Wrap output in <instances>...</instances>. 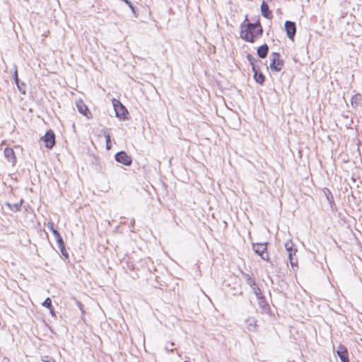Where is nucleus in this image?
I'll return each mask as SVG.
<instances>
[{
	"label": "nucleus",
	"mask_w": 362,
	"mask_h": 362,
	"mask_svg": "<svg viewBox=\"0 0 362 362\" xmlns=\"http://www.w3.org/2000/svg\"><path fill=\"white\" fill-rule=\"evenodd\" d=\"M247 59L249 61V62H250V65L252 66V69H253V65L255 66H259V65H257V63L259 61H258L256 59H255L251 54H247Z\"/></svg>",
	"instance_id": "obj_26"
},
{
	"label": "nucleus",
	"mask_w": 362,
	"mask_h": 362,
	"mask_svg": "<svg viewBox=\"0 0 362 362\" xmlns=\"http://www.w3.org/2000/svg\"><path fill=\"white\" fill-rule=\"evenodd\" d=\"M284 29L288 38L293 40L296 33V23L291 21H286L284 23Z\"/></svg>",
	"instance_id": "obj_7"
},
{
	"label": "nucleus",
	"mask_w": 362,
	"mask_h": 362,
	"mask_svg": "<svg viewBox=\"0 0 362 362\" xmlns=\"http://www.w3.org/2000/svg\"><path fill=\"white\" fill-rule=\"evenodd\" d=\"M47 227L52 233V234L55 230H57L56 228H54V224L52 221L47 223Z\"/></svg>",
	"instance_id": "obj_29"
},
{
	"label": "nucleus",
	"mask_w": 362,
	"mask_h": 362,
	"mask_svg": "<svg viewBox=\"0 0 362 362\" xmlns=\"http://www.w3.org/2000/svg\"><path fill=\"white\" fill-rule=\"evenodd\" d=\"M44 136H55L54 132L52 129H49L46 132Z\"/></svg>",
	"instance_id": "obj_32"
},
{
	"label": "nucleus",
	"mask_w": 362,
	"mask_h": 362,
	"mask_svg": "<svg viewBox=\"0 0 362 362\" xmlns=\"http://www.w3.org/2000/svg\"><path fill=\"white\" fill-rule=\"evenodd\" d=\"M109 136V134L106 135L105 133H104V136Z\"/></svg>",
	"instance_id": "obj_35"
},
{
	"label": "nucleus",
	"mask_w": 362,
	"mask_h": 362,
	"mask_svg": "<svg viewBox=\"0 0 362 362\" xmlns=\"http://www.w3.org/2000/svg\"><path fill=\"white\" fill-rule=\"evenodd\" d=\"M243 277L245 279L246 283L252 288L255 296H259L262 293L261 289L256 284L255 279L251 277L248 274L242 272Z\"/></svg>",
	"instance_id": "obj_6"
},
{
	"label": "nucleus",
	"mask_w": 362,
	"mask_h": 362,
	"mask_svg": "<svg viewBox=\"0 0 362 362\" xmlns=\"http://www.w3.org/2000/svg\"><path fill=\"white\" fill-rule=\"evenodd\" d=\"M76 305L78 306V308L80 309V310L81 311V313L83 314L85 313L84 310H83V305L81 302L78 301V300H76Z\"/></svg>",
	"instance_id": "obj_31"
},
{
	"label": "nucleus",
	"mask_w": 362,
	"mask_h": 362,
	"mask_svg": "<svg viewBox=\"0 0 362 362\" xmlns=\"http://www.w3.org/2000/svg\"><path fill=\"white\" fill-rule=\"evenodd\" d=\"M291 267L293 271H296L298 269V259L296 256L288 257Z\"/></svg>",
	"instance_id": "obj_24"
},
{
	"label": "nucleus",
	"mask_w": 362,
	"mask_h": 362,
	"mask_svg": "<svg viewBox=\"0 0 362 362\" xmlns=\"http://www.w3.org/2000/svg\"><path fill=\"white\" fill-rule=\"evenodd\" d=\"M42 305L44 307L49 309V313L51 314L52 316H53V317L57 316L56 312H55L54 308L52 303V300L49 297L46 298L45 300H44V302L42 303Z\"/></svg>",
	"instance_id": "obj_18"
},
{
	"label": "nucleus",
	"mask_w": 362,
	"mask_h": 362,
	"mask_svg": "<svg viewBox=\"0 0 362 362\" xmlns=\"http://www.w3.org/2000/svg\"><path fill=\"white\" fill-rule=\"evenodd\" d=\"M258 300V305L263 313H268L270 311V305L267 302L264 296L260 293L259 296H256Z\"/></svg>",
	"instance_id": "obj_10"
},
{
	"label": "nucleus",
	"mask_w": 362,
	"mask_h": 362,
	"mask_svg": "<svg viewBox=\"0 0 362 362\" xmlns=\"http://www.w3.org/2000/svg\"><path fill=\"white\" fill-rule=\"evenodd\" d=\"M356 145L358 146V149L359 150V147L362 146V141L358 140Z\"/></svg>",
	"instance_id": "obj_33"
},
{
	"label": "nucleus",
	"mask_w": 362,
	"mask_h": 362,
	"mask_svg": "<svg viewBox=\"0 0 362 362\" xmlns=\"http://www.w3.org/2000/svg\"><path fill=\"white\" fill-rule=\"evenodd\" d=\"M76 106L78 111L83 115H84L86 118L89 119L92 117V114L89 110L87 105L83 101V100L79 99L76 101Z\"/></svg>",
	"instance_id": "obj_8"
},
{
	"label": "nucleus",
	"mask_w": 362,
	"mask_h": 362,
	"mask_svg": "<svg viewBox=\"0 0 362 362\" xmlns=\"http://www.w3.org/2000/svg\"><path fill=\"white\" fill-rule=\"evenodd\" d=\"M24 200L23 199L18 203L11 204L9 202H6V206L8 207V209L13 212H17L21 211V208L22 206Z\"/></svg>",
	"instance_id": "obj_20"
},
{
	"label": "nucleus",
	"mask_w": 362,
	"mask_h": 362,
	"mask_svg": "<svg viewBox=\"0 0 362 362\" xmlns=\"http://www.w3.org/2000/svg\"><path fill=\"white\" fill-rule=\"evenodd\" d=\"M252 71L254 73V79L255 81L260 84L263 85L265 82V76L260 71L259 66H255L253 65Z\"/></svg>",
	"instance_id": "obj_11"
},
{
	"label": "nucleus",
	"mask_w": 362,
	"mask_h": 362,
	"mask_svg": "<svg viewBox=\"0 0 362 362\" xmlns=\"http://www.w3.org/2000/svg\"><path fill=\"white\" fill-rule=\"evenodd\" d=\"M246 327L249 331H255L256 329V320L255 318H248L245 321Z\"/></svg>",
	"instance_id": "obj_21"
},
{
	"label": "nucleus",
	"mask_w": 362,
	"mask_h": 362,
	"mask_svg": "<svg viewBox=\"0 0 362 362\" xmlns=\"http://www.w3.org/2000/svg\"><path fill=\"white\" fill-rule=\"evenodd\" d=\"M134 224H135V221H134V219H133V220L131 221V227H134Z\"/></svg>",
	"instance_id": "obj_34"
},
{
	"label": "nucleus",
	"mask_w": 362,
	"mask_h": 362,
	"mask_svg": "<svg viewBox=\"0 0 362 362\" xmlns=\"http://www.w3.org/2000/svg\"><path fill=\"white\" fill-rule=\"evenodd\" d=\"M260 11L263 17L267 19L272 18V12L269 9V5L265 1H262L260 6Z\"/></svg>",
	"instance_id": "obj_12"
},
{
	"label": "nucleus",
	"mask_w": 362,
	"mask_h": 362,
	"mask_svg": "<svg viewBox=\"0 0 362 362\" xmlns=\"http://www.w3.org/2000/svg\"><path fill=\"white\" fill-rule=\"evenodd\" d=\"M57 247H58L59 250H60L62 256L63 257V258L64 259H69V256L68 252L66 250L65 243H63L62 245L59 244V245H57Z\"/></svg>",
	"instance_id": "obj_23"
},
{
	"label": "nucleus",
	"mask_w": 362,
	"mask_h": 362,
	"mask_svg": "<svg viewBox=\"0 0 362 362\" xmlns=\"http://www.w3.org/2000/svg\"><path fill=\"white\" fill-rule=\"evenodd\" d=\"M267 242L252 243V249L254 252L263 260L270 262L269 254L267 252Z\"/></svg>",
	"instance_id": "obj_4"
},
{
	"label": "nucleus",
	"mask_w": 362,
	"mask_h": 362,
	"mask_svg": "<svg viewBox=\"0 0 362 362\" xmlns=\"http://www.w3.org/2000/svg\"><path fill=\"white\" fill-rule=\"evenodd\" d=\"M270 60L269 68L272 71L279 72L282 70L284 61L281 58V55L279 52H274L271 53Z\"/></svg>",
	"instance_id": "obj_2"
},
{
	"label": "nucleus",
	"mask_w": 362,
	"mask_h": 362,
	"mask_svg": "<svg viewBox=\"0 0 362 362\" xmlns=\"http://www.w3.org/2000/svg\"><path fill=\"white\" fill-rule=\"evenodd\" d=\"M106 142V149L110 150L112 148V143L111 140V137H105Z\"/></svg>",
	"instance_id": "obj_28"
},
{
	"label": "nucleus",
	"mask_w": 362,
	"mask_h": 362,
	"mask_svg": "<svg viewBox=\"0 0 362 362\" xmlns=\"http://www.w3.org/2000/svg\"><path fill=\"white\" fill-rule=\"evenodd\" d=\"M13 80L15 81V83H16V84L19 91L22 94H25V93H26V90H25L26 85H25V83L21 82L20 81V79L18 78L17 69H16V71H14L13 75Z\"/></svg>",
	"instance_id": "obj_15"
},
{
	"label": "nucleus",
	"mask_w": 362,
	"mask_h": 362,
	"mask_svg": "<svg viewBox=\"0 0 362 362\" xmlns=\"http://www.w3.org/2000/svg\"><path fill=\"white\" fill-rule=\"evenodd\" d=\"M42 361L44 362H56L54 358H53L52 357H50L49 356H45L44 358L42 359Z\"/></svg>",
	"instance_id": "obj_30"
},
{
	"label": "nucleus",
	"mask_w": 362,
	"mask_h": 362,
	"mask_svg": "<svg viewBox=\"0 0 362 362\" xmlns=\"http://www.w3.org/2000/svg\"><path fill=\"white\" fill-rule=\"evenodd\" d=\"M56 137H40V143L44 142L45 146L48 149H52L56 144Z\"/></svg>",
	"instance_id": "obj_16"
},
{
	"label": "nucleus",
	"mask_w": 362,
	"mask_h": 362,
	"mask_svg": "<svg viewBox=\"0 0 362 362\" xmlns=\"http://www.w3.org/2000/svg\"><path fill=\"white\" fill-rule=\"evenodd\" d=\"M337 354L341 362H350L349 358L348 350L345 346L339 344L337 346Z\"/></svg>",
	"instance_id": "obj_9"
},
{
	"label": "nucleus",
	"mask_w": 362,
	"mask_h": 362,
	"mask_svg": "<svg viewBox=\"0 0 362 362\" xmlns=\"http://www.w3.org/2000/svg\"><path fill=\"white\" fill-rule=\"evenodd\" d=\"M284 247L286 252H288V257L296 256V253L297 252L298 250L291 240L286 241Z\"/></svg>",
	"instance_id": "obj_14"
},
{
	"label": "nucleus",
	"mask_w": 362,
	"mask_h": 362,
	"mask_svg": "<svg viewBox=\"0 0 362 362\" xmlns=\"http://www.w3.org/2000/svg\"><path fill=\"white\" fill-rule=\"evenodd\" d=\"M126 4L129 6V8L131 9L134 17L137 18L139 16V10L138 8L130 1H128Z\"/></svg>",
	"instance_id": "obj_25"
},
{
	"label": "nucleus",
	"mask_w": 362,
	"mask_h": 362,
	"mask_svg": "<svg viewBox=\"0 0 362 362\" xmlns=\"http://www.w3.org/2000/svg\"><path fill=\"white\" fill-rule=\"evenodd\" d=\"M269 52V47L267 44L259 46L257 50V54L260 59L267 57Z\"/></svg>",
	"instance_id": "obj_17"
},
{
	"label": "nucleus",
	"mask_w": 362,
	"mask_h": 362,
	"mask_svg": "<svg viewBox=\"0 0 362 362\" xmlns=\"http://www.w3.org/2000/svg\"><path fill=\"white\" fill-rule=\"evenodd\" d=\"M247 21V16L240 25V37L246 42L253 43L262 35L263 28L259 19L255 23H245Z\"/></svg>",
	"instance_id": "obj_1"
},
{
	"label": "nucleus",
	"mask_w": 362,
	"mask_h": 362,
	"mask_svg": "<svg viewBox=\"0 0 362 362\" xmlns=\"http://www.w3.org/2000/svg\"><path fill=\"white\" fill-rule=\"evenodd\" d=\"M54 238H55V240H56V242H57V245H59V244H62L64 242V240L60 234V233L58 231V230H55L53 233Z\"/></svg>",
	"instance_id": "obj_27"
},
{
	"label": "nucleus",
	"mask_w": 362,
	"mask_h": 362,
	"mask_svg": "<svg viewBox=\"0 0 362 362\" xmlns=\"http://www.w3.org/2000/svg\"><path fill=\"white\" fill-rule=\"evenodd\" d=\"M351 103L354 107H356L358 105L362 107V95L361 93H356L353 95Z\"/></svg>",
	"instance_id": "obj_19"
},
{
	"label": "nucleus",
	"mask_w": 362,
	"mask_h": 362,
	"mask_svg": "<svg viewBox=\"0 0 362 362\" xmlns=\"http://www.w3.org/2000/svg\"><path fill=\"white\" fill-rule=\"evenodd\" d=\"M324 192L326 196L327 200L330 205L331 209L333 210V206H334L335 204H334V197H333L332 192L328 189H326V191H325Z\"/></svg>",
	"instance_id": "obj_22"
},
{
	"label": "nucleus",
	"mask_w": 362,
	"mask_h": 362,
	"mask_svg": "<svg viewBox=\"0 0 362 362\" xmlns=\"http://www.w3.org/2000/svg\"><path fill=\"white\" fill-rule=\"evenodd\" d=\"M4 153L8 161L14 165L16 163V156H15L13 150L11 148L6 147L4 151Z\"/></svg>",
	"instance_id": "obj_13"
},
{
	"label": "nucleus",
	"mask_w": 362,
	"mask_h": 362,
	"mask_svg": "<svg viewBox=\"0 0 362 362\" xmlns=\"http://www.w3.org/2000/svg\"><path fill=\"white\" fill-rule=\"evenodd\" d=\"M112 103L115 112V115L117 117L120 119H125L127 118V115H129V112L127 110L126 107L117 99L113 98L112 100Z\"/></svg>",
	"instance_id": "obj_3"
},
{
	"label": "nucleus",
	"mask_w": 362,
	"mask_h": 362,
	"mask_svg": "<svg viewBox=\"0 0 362 362\" xmlns=\"http://www.w3.org/2000/svg\"><path fill=\"white\" fill-rule=\"evenodd\" d=\"M115 159L117 162L124 165L129 166L132 163V158L124 151H120L115 153Z\"/></svg>",
	"instance_id": "obj_5"
}]
</instances>
